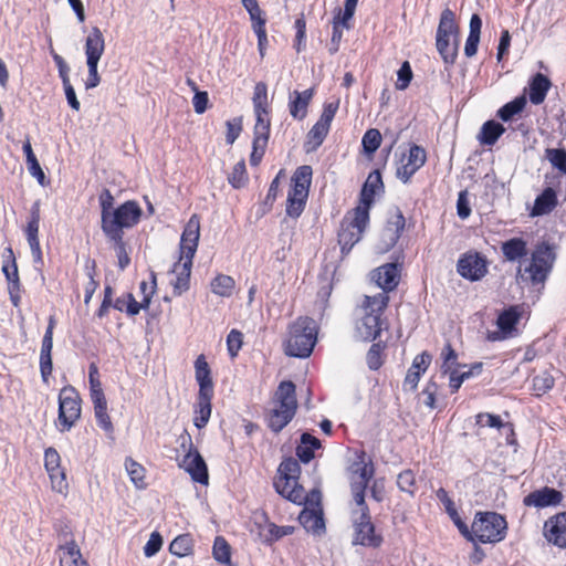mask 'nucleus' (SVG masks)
I'll use <instances>...</instances> for the list:
<instances>
[{"label": "nucleus", "instance_id": "obj_1", "mask_svg": "<svg viewBox=\"0 0 566 566\" xmlns=\"http://www.w3.org/2000/svg\"><path fill=\"white\" fill-rule=\"evenodd\" d=\"M200 237V219L197 214H192L186 223L179 243L180 256L172 266V273L176 281L172 282L174 294L181 295L190 287V275L192 260L197 252Z\"/></svg>", "mask_w": 566, "mask_h": 566}, {"label": "nucleus", "instance_id": "obj_2", "mask_svg": "<svg viewBox=\"0 0 566 566\" xmlns=\"http://www.w3.org/2000/svg\"><path fill=\"white\" fill-rule=\"evenodd\" d=\"M555 259V253L547 243L537 244L531 254L530 261L520 264L516 280L520 283L531 285L539 292L545 286V282L553 270Z\"/></svg>", "mask_w": 566, "mask_h": 566}, {"label": "nucleus", "instance_id": "obj_3", "mask_svg": "<svg viewBox=\"0 0 566 566\" xmlns=\"http://www.w3.org/2000/svg\"><path fill=\"white\" fill-rule=\"evenodd\" d=\"M388 302L389 296L385 293L365 296L356 321V334L359 339L370 342L380 335L385 325L382 315Z\"/></svg>", "mask_w": 566, "mask_h": 566}, {"label": "nucleus", "instance_id": "obj_4", "mask_svg": "<svg viewBox=\"0 0 566 566\" xmlns=\"http://www.w3.org/2000/svg\"><path fill=\"white\" fill-rule=\"evenodd\" d=\"M316 342V322L308 316H301L289 326V334L284 343V350L287 356L306 358L312 354Z\"/></svg>", "mask_w": 566, "mask_h": 566}, {"label": "nucleus", "instance_id": "obj_5", "mask_svg": "<svg viewBox=\"0 0 566 566\" xmlns=\"http://www.w3.org/2000/svg\"><path fill=\"white\" fill-rule=\"evenodd\" d=\"M295 385L291 380L280 382L275 395V408L272 409L268 417L269 428L279 433L294 418L297 409V400Z\"/></svg>", "mask_w": 566, "mask_h": 566}, {"label": "nucleus", "instance_id": "obj_6", "mask_svg": "<svg viewBox=\"0 0 566 566\" xmlns=\"http://www.w3.org/2000/svg\"><path fill=\"white\" fill-rule=\"evenodd\" d=\"M142 208L134 200H128L115 208L108 218L102 220L101 228L105 237L112 242H119L124 238V229L136 226L142 217Z\"/></svg>", "mask_w": 566, "mask_h": 566}, {"label": "nucleus", "instance_id": "obj_7", "mask_svg": "<svg viewBox=\"0 0 566 566\" xmlns=\"http://www.w3.org/2000/svg\"><path fill=\"white\" fill-rule=\"evenodd\" d=\"M436 46L446 64H454L459 51V27L454 12L449 8L443 9L440 14Z\"/></svg>", "mask_w": 566, "mask_h": 566}, {"label": "nucleus", "instance_id": "obj_8", "mask_svg": "<svg viewBox=\"0 0 566 566\" xmlns=\"http://www.w3.org/2000/svg\"><path fill=\"white\" fill-rule=\"evenodd\" d=\"M507 523L504 516L496 512H478L474 516L471 535L473 543L495 544L506 536Z\"/></svg>", "mask_w": 566, "mask_h": 566}, {"label": "nucleus", "instance_id": "obj_9", "mask_svg": "<svg viewBox=\"0 0 566 566\" xmlns=\"http://www.w3.org/2000/svg\"><path fill=\"white\" fill-rule=\"evenodd\" d=\"M81 397L72 386H65L59 394L57 430L70 431L81 418Z\"/></svg>", "mask_w": 566, "mask_h": 566}, {"label": "nucleus", "instance_id": "obj_10", "mask_svg": "<svg viewBox=\"0 0 566 566\" xmlns=\"http://www.w3.org/2000/svg\"><path fill=\"white\" fill-rule=\"evenodd\" d=\"M357 506L359 510L353 512V526L355 531L353 544L374 548L379 547L382 543V536L375 531L368 505L364 503Z\"/></svg>", "mask_w": 566, "mask_h": 566}, {"label": "nucleus", "instance_id": "obj_11", "mask_svg": "<svg viewBox=\"0 0 566 566\" xmlns=\"http://www.w3.org/2000/svg\"><path fill=\"white\" fill-rule=\"evenodd\" d=\"M380 192H384V182L380 171L376 169L368 175L361 187L359 205L355 208L357 223L369 222V210L375 202V196Z\"/></svg>", "mask_w": 566, "mask_h": 566}, {"label": "nucleus", "instance_id": "obj_12", "mask_svg": "<svg viewBox=\"0 0 566 566\" xmlns=\"http://www.w3.org/2000/svg\"><path fill=\"white\" fill-rule=\"evenodd\" d=\"M359 461L353 464V476L350 478V491L356 505H363L365 502L366 489L375 474L371 460L365 461V453L358 457Z\"/></svg>", "mask_w": 566, "mask_h": 566}, {"label": "nucleus", "instance_id": "obj_13", "mask_svg": "<svg viewBox=\"0 0 566 566\" xmlns=\"http://www.w3.org/2000/svg\"><path fill=\"white\" fill-rule=\"evenodd\" d=\"M488 265L489 262L483 254L470 251L459 258L457 271L463 279L475 282L486 275Z\"/></svg>", "mask_w": 566, "mask_h": 566}, {"label": "nucleus", "instance_id": "obj_14", "mask_svg": "<svg viewBox=\"0 0 566 566\" xmlns=\"http://www.w3.org/2000/svg\"><path fill=\"white\" fill-rule=\"evenodd\" d=\"M368 223L369 222H365L364 224H360L356 222L355 209L344 218L340 230L338 231V243L340 245L342 253H348L361 239Z\"/></svg>", "mask_w": 566, "mask_h": 566}, {"label": "nucleus", "instance_id": "obj_15", "mask_svg": "<svg viewBox=\"0 0 566 566\" xmlns=\"http://www.w3.org/2000/svg\"><path fill=\"white\" fill-rule=\"evenodd\" d=\"M426 150L413 145L410 147L407 155L401 159V165L397 168L396 176L403 184H408L411 177L426 164Z\"/></svg>", "mask_w": 566, "mask_h": 566}, {"label": "nucleus", "instance_id": "obj_16", "mask_svg": "<svg viewBox=\"0 0 566 566\" xmlns=\"http://www.w3.org/2000/svg\"><path fill=\"white\" fill-rule=\"evenodd\" d=\"M274 488L280 495L293 503L302 504L306 500L307 502H311V504L315 503L316 505H319L321 493L318 491H313L311 493V499L305 497L304 489L298 484V481L293 483V481L276 478L274 481Z\"/></svg>", "mask_w": 566, "mask_h": 566}, {"label": "nucleus", "instance_id": "obj_17", "mask_svg": "<svg viewBox=\"0 0 566 566\" xmlns=\"http://www.w3.org/2000/svg\"><path fill=\"white\" fill-rule=\"evenodd\" d=\"M40 201L33 202L30 209V217L24 229L27 241L29 243L33 261L35 263H42V250L39 240V228H40Z\"/></svg>", "mask_w": 566, "mask_h": 566}, {"label": "nucleus", "instance_id": "obj_18", "mask_svg": "<svg viewBox=\"0 0 566 566\" xmlns=\"http://www.w3.org/2000/svg\"><path fill=\"white\" fill-rule=\"evenodd\" d=\"M564 496L563 493L554 488L543 486L528 493L523 499V504L528 507L545 509L558 506Z\"/></svg>", "mask_w": 566, "mask_h": 566}, {"label": "nucleus", "instance_id": "obj_19", "mask_svg": "<svg viewBox=\"0 0 566 566\" xmlns=\"http://www.w3.org/2000/svg\"><path fill=\"white\" fill-rule=\"evenodd\" d=\"M181 467L190 474L191 479L200 484L208 483V468L207 464L199 453V451L192 447L190 442V449L182 459Z\"/></svg>", "mask_w": 566, "mask_h": 566}, {"label": "nucleus", "instance_id": "obj_20", "mask_svg": "<svg viewBox=\"0 0 566 566\" xmlns=\"http://www.w3.org/2000/svg\"><path fill=\"white\" fill-rule=\"evenodd\" d=\"M312 175L313 170L311 166H300L292 177V185L287 198L307 201Z\"/></svg>", "mask_w": 566, "mask_h": 566}, {"label": "nucleus", "instance_id": "obj_21", "mask_svg": "<svg viewBox=\"0 0 566 566\" xmlns=\"http://www.w3.org/2000/svg\"><path fill=\"white\" fill-rule=\"evenodd\" d=\"M57 552H60L61 566H88L82 557L78 545L73 538H67V534L60 536Z\"/></svg>", "mask_w": 566, "mask_h": 566}, {"label": "nucleus", "instance_id": "obj_22", "mask_svg": "<svg viewBox=\"0 0 566 566\" xmlns=\"http://www.w3.org/2000/svg\"><path fill=\"white\" fill-rule=\"evenodd\" d=\"M544 532L549 543L566 548V512L549 517L544 524Z\"/></svg>", "mask_w": 566, "mask_h": 566}, {"label": "nucleus", "instance_id": "obj_23", "mask_svg": "<svg viewBox=\"0 0 566 566\" xmlns=\"http://www.w3.org/2000/svg\"><path fill=\"white\" fill-rule=\"evenodd\" d=\"M373 280L388 295L399 284L400 270L396 263H387L374 271Z\"/></svg>", "mask_w": 566, "mask_h": 566}, {"label": "nucleus", "instance_id": "obj_24", "mask_svg": "<svg viewBox=\"0 0 566 566\" xmlns=\"http://www.w3.org/2000/svg\"><path fill=\"white\" fill-rule=\"evenodd\" d=\"M253 107L255 114V125L254 127H270V119L266 118L268 115V87L263 82H259L254 86L253 92Z\"/></svg>", "mask_w": 566, "mask_h": 566}, {"label": "nucleus", "instance_id": "obj_25", "mask_svg": "<svg viewBox=\"0 0 566 566\" xmlns=\"http://www.w3.org/2000/svg\"><path fill=\"white\" fill-rule=\"evenodd\" d=\"M262 517L264 523L259 524V536L262 543L266 545H272L274 542L281 539L284 536L291 535L294 532L293 526H279L272 522H269L265 514H263Z\"/></svg>", "mask_w": 566, "mask_h": 566}, {"label": "nucleus", "instance_id": "obj_26", "mask_svg": "<svg viewBox=\"0 0 566 566\" xmlns=\"http://www.w3.org/2000/svg\"><path fill=\"white\" fill-rule=\"evenodd\" d=\"M313 95V88H308L303 92L294 91L290 94L289 111L294 119L302 120L306 117L307 107Z\"/></svg>", "mask_w": 566, "mask_h": 566}, {"label": "nucleus", "instance_id": "obj_27", "mask_svg": "<svg viewBox=\"0 0 566 566\" xmlns=\"http://www.w3.org/2000/svg\"><path fill=\"white\" fill-rule=\"evenodd\" d=\"M551 87L552 82L546 75L542 73L534 74L528 81L530 102L534 105L542 104Z\"/></svg>", "mask_w": 566, "mask_h": 566}, {"label": "nucleus", "instance_id": "obj_28", "mask_svg": "<svg viewBox=\"0 0 566 566\" xmlns=\"http://www.w3.org/2000/svg\"><path fill=\"white\" fill-rule=\"evenodd\" d=\"M105 42L101 30L97 27L92 28L85 41L86 63H98L104 52Z\"/></svg>", "mask_w": 566, "mask_h": 566}, {"label": "nucleus", "instance_id": "obj_29", "mask_svg": "<svg viewBox=\"0 0 566 566\" xmlns=\"http://www.w3.org/2000/svg\"><path fill=\"white\" fill-rule=\"evenodd\" d=\"M300 524L314 535H322L325 532V522L321 509H304L298 515Z\"/></svg>", "mask_w": 566, "mask_h": 566}, {"label": "nucleus", "instance_id": "obj_30", "mask_svg": "<svg viewBox=\"0 0 566 566\" xmlns=\"http://www.w3.org/2000/svg\"><path fill=\"white\" fill-rule=\"evenodd\" d=\"M406 226V219L401 210L396 209L387 221L384 238L388 247H394L400 239Z\"/></svg>", "mask_w": 566, "mask_h": 566}, {"label": "nucleus", "instance_id": "obj_31", "mask_svg": "<svg viewBox=\"0 0 566 566\" xmlns=\"http://www.w3.org/2000/svg\"><path fill=\"white\" fill-rule=\"evenodd\" d=\"M52 348H53V335L51 331H45L42 338L41 352H40V371L44 382L49 381V377L52 374Z\"/></svg>", "mask_w": 566, "mask_h": 566}, {"label": "nucleus", "instance_id": "obj_32", "mask_svg": "<svg viewBox=\"0 0 566 566\" xmlns=\"http://www.w3.org/2000/svg\"><path fill=\"white\" fill-rule=\"evenodd\" d=\"M212 398L213 394H198L197 401L193 407V424L198 429L205 428L209 422L212 410Z\"/></svg>", "mask_w": 566, "mask_h": 566}, {"label": "nucleus", "instance_id": "obj_33", "mask_svg": "<svg viewBox=\"0 0 566 566\" xmlns=\"http://www.w3.org/2000/svg\"><path fill=\"white\" fill-rule=\"evenodd\" d=\"M195 376L199 386L198 394H213L211 370L203 355L198 356L195 361Z\"/></svg>", "mask_w": 566, "mask_h": 566}, {"label": "nucleus", "instance_id": "obj_34", "mask_svg": "<svg viewBox=\"0 0 566 566\" xmlns=\"http://www.w3.org/2000/svg\"><path fill=\"white\" fill-rule=\"evenodd\" d=\"M501 251L509 262H522L527 255V243L522 238H512L501 244Z\"/></svg>", "mask_w": 566, "mask_h": 566}, {"label": "nucleus", "instance_id": "obj_35", "mask_svg": "<svg viewBox=\"0 0 566 566\" xmlns=\"http://www.w3.org/2000/svg\"><path fill=\"white\" fill-rule=\"evenodd\" d=\"M270 136V127H254V138L252 143V153L250 156L251 166H258L268 146Z\"/></svg>", "mask_w": 566, "mask_h": 566}, {"label": "nucleus", "instance_id": "obj_36", "mask_svg": "<svg viewBox=\"0 0 566 566\" xmlns=\"http://www.w3.org/2000/svg\"><path fill=\"white\" fill-rule=\"evenodd\" d=\"M469 29V35L467 38L464 45V54L468 57H472L478 52L482 29V20L479 14L474 13L471 15Z\"/></svg>", "mask_w": 566, "mask_h": 566}, {"label": "nucleus", "instance_id": "obj_37", "mask_svg": "<svg viewBox=\"0 0 566 566\" xmlns=\"http://www.w3.org/2000/svg\"><path fill=\"white\" fill-rule=\"evenodd\" d=\"M557 206V195L553 188H546L535 199L532 216H544L552 212Z\"/></svg>", "mask_w": 566, "mask_h": 566}, {"label": "nucleus", "instance_id": "obj_38", "mask_svg": "<svg viewBox=\"0 0 566 566\" xmlns=\"http://www.w3.org/2000/svg\"><path fill=\"white\" fill-rule=\"evenodd\" d=\"M321 448V441L308 432L301 436V443L296 448V455L303 463L314 458V450Z\"/></svg>", "mask_w": 566, "mask_h": 566}, {"label": "nucleus", "instance_id": "obj_39", "mask_svg": "<svg viewBox=\"0 0 566 566\" xmlns=\"http://www.w3.org/2000/svg\"><path fill=\"white\" fill-rule=\"evenodd\" d=\"M504 132L505 128L502 124L495 120H488L481 127L479 142L485 146H493Z\"/></svg>", "mask_w": 566, "mask_h": 566}, {"label": "nucleus", "instance_id": "obj_40", "mask_svg": "<svg viewBox=\"0 0 566 566\" xmlns=\"http://www.w3.org/2000/svg\"><path fill=\"white\" fill-rule=\"evenodd\" d=\"M521 312V306H511L507 310H504L499 315L496 321V324L501 332H503L504 334H510L515 328V325L518 323Z\"/></svg>", "mask_w": 566, "mask_h": 566}, {"label": "nucleus", "instance_id": "obj_41", "mask_svg": "<svg viewBox=\"0 0 566 566\" xmlns=\"http://www.w3.org/2000/svg\"><path fill=\"white\" fill-rule=\"evenodd\" d=\"M329 126L318 120L313 125V127L307 133V140L305 144L307 151L316 150L323 144L329 132Z\"/></svg>", "mask_w": 566, "mask_h": 566}, {"label": "nucleus", "instance_id": "obj_42", "mask_svg": "<svg viewBox=\"0 0 566 566\" xmlns=\"http://www.w3.org/2000/svg\"><path fill=\"white\" fill-rule=\"evenodd\" d=\"M211 291L218 296L230 297L233 293L235 282L230 275L218 274L210 283Z\"/></svg>", "mask_w": 566, "mask_h": 566}, {"label": "nucleus", "instance_id": "obj_43", "mask_svg": "<svg viewBox=\"0 0 566 566\" xmlns=\"http://www.w3.org/2000/svg\"><path fill=\"white\" fill-rule=\"evenodd\" d=\"M301 474V465L294 458H285L279 465L277 476L287 481H298Z\"/></svg>", "mask_w": 566, "mask_h": 566}, {"label": "nucleus", "instance_id": "obj_44", "mask_svg": "<svg viewBox=\"0 0 566 566\" xmlns=\"http://www.w3.org/2000/svg\"><path fill=\"white\" fill-rule=\"evenodd\" d=\"M526 105V97L524 95L515 97L513 101L504 104L497 111V117L503 122L511 120L515 115L520 114Z\"/></svg>", "mask_w": 566, "mask_h": 566}, {"label": "nucleus", "instance_id": "obj_45", "mask_svg": "<svg viewBox=\"0 0 566 566\" xmlns=\"http://www.w3.org/2000/svg\"><path fill=\"white\" fill-rule=\"evenodd\" d=\"M60 454L54 448H48L44 452V465L46 471L50 474L51 480H55L57 476L61 480L64 479V473L61 471L60 467Z\"/></svg>", "mask_w": 566, "mask_h": 566}, {"label": "nucleus", "instance_id": "obj_46", "mask_svg": "<svg viewBox=\"0 0 566 566\" xmlns=\"http://www.w3.org/2000/svg\"><path fill=\"white\" fill-rule=\"evenodd\" d=\"M213 558L222 565H230L231 563V547L222 536H217L212 547Z\"/></svg>", "mask_w": 566, "mask_h": 566}, {"label": "nucleus", "instance_id": "obj_47", "mask_svg": "<svg viewBox=\"0 0 566 566\" xmlns=\"http://www.w3.org/2000/svg\"><path fill=\"white\" fill-rule=\"evenodd\" d=\"M193 542L189 534L177 536L169 545V552L178 557H184L192 552Z\"/></svg>", "mask_w": 566, "mask_h": 566}, {"label": "nucleus", "instance_id": "obj_48", "mask_svg": "<svg viewBox=\"0 0 566 566\" xmlns=\"http://www.w3.org/2000/svg\"><path fill=\"white\" fill-rule=\"evenodd\" d=\"M4 252L7 254L6 255L7 260H4V262H3L2 272L6 276L7 283L10 284L13 282L14 283L20 282L18 265L15 262V258H14L12 248L11 247L6 248Z\"/></svg>", "mask_w": 566, "mask_h": 566}, {"label": "nucleus", "instance_id": "obj_49", "mask_svg": "<svg viewBox=\"0 0 566 566\" xmlns=\"http://www.w3.org/2000/svg\"><path fill=\"white\" fill-rule=\"evenodd\" d=\"M125 468H126V471H127L132 482L135 484L136 488L143 489L146 486L145 469L143 465H140L133 459L127 458L125 461Z\"/></svg>", "mask_w": 566, "mask_h": 566}, {"label": "nucleus", "instance_id": "obj_50", "mask_svg": "<svg viewBox=\"0 0 566 566\" xmlns=\"http://www.w3.org/2000/svg\"><path fill=\"white\" fill-rule=\"evenodd\" d=\"M381 144V134L376 128H369L361 138L364 153L370 156L376 153Z\"/></svg>", "mask_w": 566, "mask_h": 566}, {"label": "nucleus", "instance_id": "obj_51", "mask_svg": "<svg viewBox=\"0 0 566 566\" xmlns=\"http://www.w3.org/2000/svg\"><path fill=\"white\" fill-rule=\"evenodd\" d=\"M441 357L443 358V363L441 365V373L443 375H447L448 371H450V369L452 368L468 367L467 365L458 363V354L452 348L450 343L446 344V346L443 347Z\"/></svg>", "mask_w": 566, "mask_h": 566}, {"label": "nucleus", "instance_id": "obj_52", "mask_svg": "<svg viewBox=\"0 0 566 566\" xmlns=\"http://www.w3.org/2000/svg\"><path fill=\"white\" fill-rule=\"evenodd\" d=\"M228 181L234 189H240L247 185L248 174L243 159L234 165L231 174L228 176Z\"/></svg>", "mask_w": 566, "mask_h": 566}, {"label": "nucleus", "instance_id": "obj_53", "mask_svg": "<svg viewBox=\"0 0 566 566\" xmlns=\"http://www.w3.org/2000/svg\"><path fill=\"white\" fill-rule=\"evenodd\" d=\"M545 153L546 159L551 163V165L562 174H566V149L547 148Z\"/></svg>", "mask_w": 566, "mask_h": 566}, {"label": "nucleus", "instance_id": "obj_54", "mask_svg": "<svg viewBox=\"0 0 566 566\" xmlns=\"http://www.w3.org/2000/svg\"><path fill=\"white\" fill-rule=\"evenodd\" d=\"M85 270L88 276V282L85 285L84 303L88 304L98 286V282L95 280V261L88 260L85 264Z\"/></svg>", "mask_w": 566, "mask_h": 566}, {"label": "nucleus", "instance_id": "obj_55", "mask_svg": "<svg viewBox=\"0 0 566 566\" xmlns=\"http://www.w3.org/2000/svg\"><path fill=\"white\" fill-rule=\"evenodd\" d=\"M114 201L115 198L111 190L104 188L98 196V202L101 207V221L108 218V214L114 210Z\"/></svg>", "mask_w": 566, "mask_h": 566}, {"label": "nucleus", "instance_id": "obj_56", "mask_svg": "<svg viewBox=\"0 0 566 566\" xmlns=\"http://www.w3.org/2000/svg\"><path fill=\"white\" fill-rule=\"evenodd\" d=\"M397 485L400 491L412 495L416 490L415 473L411 470L402 471L397 478Z\"/></svg>", "mask_w": 566, "mask_h": 566}, {"label": "nucleus", "instance_id": "obj_57", "mask_svg": "<svg viewBox=\"0 0 566 566\" xmlns=\"http://www.w3.org/2000/svg\"><path fill=\"white\" fill-rule=\"evenodd\" d=\"M384 346L380 343H374L366 356V361L368 368L371 370H377L382 365L381 352Z\"/></svg>", "mask_w": 566, "mask_h": 566}, {"label": "nucleus", "instance_id": "obj_58", "mask_svg": "<svg viewBox=\"0 0 566 566\" xmlns=\"http://www.w3.org/2000/svg\"><path fill=\"white\" fill-rule=\"evenodd\" d=\"M243 335L238 329H231L227 336V347L229 355L233 358L242 347Z\"/></svg>", "mask_w": 566, "mask_h": 566}, {"label": "nucleus", "instance_id": "obj_59", "mask_svg": "<svg viewBox=\"0 0 566 566\" xmlns=\"http://www.w3.org/2000/svg\"><path fill=\"white\" fill-rule=\"evenodd\" d=\"M397 76L396 88L400 91L406 90L412 80V71L409 62L406 61L402 63L397 72Z\"/></svg>", "mask_w": 566, "mask_h": 566}, {"label": "nucleus", "instance_id": "obj_60", "mask_svg": "<svg viewBox=\"0 0 566 566\" xmlns=\"http://www.w3.org/2000/svg\"><path fill=\"white\" fill-rule=\"evenodd\" d=\"M554 378L547 374L543 373L533 378V387L539 394H545L554 387Z\"/></svg>", "mask_w": 566, "mask_h": 566}, {"label": "nucleus", "instance_id": "obj_61", "mask_svg": "<svg viewBox=\"0 0 566 566\" xmlns=\"http://www.w3.org/2000/svg\"><path fill=\"white\" fill-rule=\"evenodd\" d=\"M476 424L497 429L505 426L501 420L500 416L489 412H481L476 415Z\"/></svg>", "mask_w": 566, "mask_h": 566}, {"label": "nucleus", "instance_id": "obj_62", "mask_svg": "<svg viewBox=\"0 0 566 566\" xmlns=\"http://www.w3.org/2000/svg\"><path fill=\"white\" fill-rule=\"evenodd\" d=\"M338 107H339V99L325 103L323 106V112L321 114L318 122L331 127V124L338 111Z\"/></svg>", "mask_w": 566, "mask_h": 566}, {"label": "nucleus", "instance_id": "obj_63", "mask_svg": "<svg viewBox=\"0 0 566 566\" xmlns=\"http://www.w3.org/2000/svg\"><path fill=\"white\" fill-rule=\"evenodd\" d=\"M163 546V538L158 532H153L144 546L146 557L156 555Z\"/></svg>", "mask_w": 566, "mask_h": 566}, {"label": "nucleus", "instance_id": "obj_64", "mask_svg": "<svg viewBox=\"0 0 566 566\" xmlns=\"http://www.w3.org/2000/svg\"><path fill=\"white\" fill-rule=\"evenodd\" d=\"M94 416L97 421V424L105 431V432H112L114 427L111 421V418L107 413V406L99 407L94 409Z\"/></svg>", "mask_w": 566, "mask_h": 566}]
</instances>
